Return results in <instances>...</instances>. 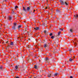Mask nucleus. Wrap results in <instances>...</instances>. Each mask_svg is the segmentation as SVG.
Listing matches in <instances>:
<instances>
[{"label": "nucleus", "mask_w": 78, "mask_h": 78, "mask_svg": "<svg viewBox=\"0 0 78 78\" xmlns=\"http://www.w3.org/2000/svg\"><path fill=\"white\" fill-rule=\"evenodd\" d=\"M58 73H56L54 74V76H57L58 75Z\"/></svg>", "instance_id": "6e6552de"}, {"label": "nucleus", "mask_w": 78, "mask_h": 78, "mask_svg": "<svg viewBox=\"0 0 78 78\" xmlns=\"http://www.w3.org/2000/svg\"><path fill=\"white\" fill-rule=\"evenodd\" d=\"M45 9H47V7H46V8H45Z\"/></svg>", "instance_id": "2f4dec72"}, {"label": "nucleus", "mask_w": 78, "mask_h": 78, "mask_svg": "<svg viewBox=\"0 0 78 78\" xmlns=\"http://www.w3.org/2000/svg\"><path fill=\"white\" fill-rule=\"evenodd\" d=\"M51 74H48V77H51Z\"/></svg>", "instance_id": "39448f33"}, {"label": "nucleus", "mask_w": 78, "mask_h": 78, "mask_svg": "<svg viewBox=\"0 0 78 78\" xmlns=\"http://www.w3.org/2000/svg\"><path fill=\"white\" fill-rule=\"evenodd\" d=\"M21 25H20L18 27V29H19V28H21Z\"/></svg>", "instance_id": "f8f14e48"}, {"label": "nucleus", "mask_w": 78, "mask_h": 78, "mask_svg": "<svg viewBox=\"0 0 78 78\" xmlns=\"http://www.w3.org/2000/svg\"><path fill=\"white\" fill-rule=\"evenodd\" d=\"M28 33V32H27V33Z\"/></svg>", "instance_id": "f704fd0d"}, {"label": "nucleus", "mask_w": 78, "mask_h": 78, "mask_svg": "<svg viewBox=\"0 0 78 78\" xmlns=\"http://www.w3.org/2000/svg\"><path fill=\"white\" fill-rule=\"evenodd\" d=\"M17 23H13L14 26L12 27V29H13V30H15V29H16V25H17Z\"/></svg>", "instance_id": "f257e3e1"}, {"label": "nucleus", "mask_w": 78, "mask_h": 78, "mask_svg": "<svg viewBox=\"0 0 78 78\" xmlns=\"http://www.w3.org/2000/svg\"><path fill=\"white\" fill-rule=\"evenodd\" d=\"M23 10H24V11H26V9L24 7H23Z\"/></svg>", "instance_id": "9d476101"}, {"label": "nucleus", "mask_w": 78, "mask_h": 78, "mask_svg": "<svg viewBox=\"0 0 78 78\" xmlns=\"http://www.w3.org/2000/svg\"><path fill=\"white\" fill-rule=\"evenodd\" d=\"M48 58H46V60H48Z\"/></svg>", "instance_id": "a878e982"}, {"label": "nucleus", "mask_w": 78, "mask_h": 78, "mask_svg": "<svg viewBox=\"0 0 78 78\" xmlns=\"http://www.w3.org/2000/svg\"><path fill=\"white\" fill-rule=\"evenodd\" d=\"M74 58H75V57L74 56Z\"/></svg>", "instance_id": "473e14b6"}, {"label": "nucleus", "mask_w": 78, "mask_h": 78, "mask_svg": "<svg viewBox=\"0 0 78 78\" xmlns=\"http://www.w3.org/2000/svg\"><path fill=\"white\" fill-rule=\"evenodd\" d=\"M70 31L71 32H72V29H70Z\"/></svg>", "instance_id": "b1692460"}, {"label": "nucleus", "mask_w": 78, "mask_h": 78, "mask_svg": "<svg viewBox=\"0 0 78 78\" xmlns=\"http://www.w3.org/2000/svg\"><path fill=\"white\" fill-rule=\"evenodd\" d=\"M72 60H73V59H72V58H70V59H69V61H72Z\"/></svg>", "instance_id": "4468645a"}, {"label": "nucleus", "mask_w": 78, "mask_h": 78, "mask_svg": "<svg viewBox=\"0 0 78 78\" xmlns=\"http://www.w3.org/2000/svg\"><path fill=\"white\" fill-rule=\"evenodd\" d=\"M60 33H61V32H59L58 33V36H59L60 34Z\"/></svg>", "instance_id": "dca6fc26"}, {"label": "nucleus", "mask_w": 78, "mask_h": 78, "mask_svg": "<svg viewBox=\"0 0 78 78\" xmlns=\"http://www.w3.org/2000/svg\"><path fill=\"white\" fill-rule=\"evenodd\" d=\"M35 11V10H34V12Z\"/></svg>", "instance_id": "c756f323"}, {"label": "nucleus", "mask_w": 78, "mask_h": 78, "mask_svg": "<svg viewBox=\"0 0 78 78\" xmlns=\"http://www.w3.org/2000/svg\"><path fill=\"white\" fill-rule=\"evenodd\" d=\"M7 42H8V41H7V42H6V43H7Z\"/></svg>", "instance_id": "72a5a7b5"}, {"label": "nucleus", "mask_w": 78, "mask_h": 78, "mask_svg": "<svg viewBox=\"0 0 78 78\" xmlns=\"http://www.w3.org/2000/svg\"><path fill=\"white\" fill-rule=\"evenodd\" d=\"M9 20H11V16H9Z\"/></svg>", "instance_id": "2eb2a0df"}, {"label": "nucleus", "mask_w": 78, "mask_h": 78, "mask_svg": "<svg viewBox=\"0 0 78 78\" xmlns=\"http://www.w3.org/2000/svg\"><path fill=\"white\" fill-rule=\"evenodd\" d=\"M34 68L36 69H37V66H36V65H35Z\"/></svg>", "instance_id": "a211bd4d"}, {"label": "nucleus", "mask_w": 78, "mask_h": 78, "mask_svg": "<svg viewBox=\"0 0 78 78\" xmlns=\"http://www.w3.org/2000/svg\"><path fill=\"white\" fill-rule=\"evenodd\" d=\"M46 32H47V31L44 30V33H46Z\"/></svg>", "instance_id": "4be33fe9"}, {"label": "nucleus", "mask_w": 78, "mask_h": 78, "mask_svg": "<svg viewBox=\"0 0 78 78\" xmlns=\"http://www.w3.org/2000/svg\"><path fill=\"white\" fill-rule=\"evenodd\" d=\"M29 9H30V8L29 7H28L27 9V11H29Z\"/></svg>", "instance_id": "0eeeda50"}, {"label": "nucleus", "mask_w": 78, "mask_h": 78, "mask_svg": "<svg viewBox=\"0 0 78 78\" xmlns=\"http://www.w3.org/2000/svg\"><path fill=\"white\" fill-rule=\"evenodd\" d=\"M34 78H36V77H34Z\"/></svg>", "instance_id": "c9c22d12"}, {"label": "nucleus", "mask_w": 78, "mask_h": 78, "mask_svg": "<svg viewBox=\"0 0 78 78\" xmlns=\"http://www.w3.org/2000/svg\"><path fill=\"white\" fill-rule=\"evenodd\" d=\"M74 43L75 45H76V43H75V42H74Z\"/></svg>", "instance_id": "393cba45"}, {"label": "nucleus", "mask_w": 78, "mask_h": 78, "mask_svg": "<svg viewBox=\"0 0 78 78\" xmlns=\"http://www.w3.org/2000/svg\"><path fill=\"white\" fill-rule=\"evenodd\" d=\"M16 78H19V77L17 76L16 77Z\"/></svg>", "instance_id": "c85d7f7f"}, {"label": "nucleus", "mask_w": 78, "mask_h": 78, "mask_svg": "<svg viewBox=\"0 0 78 78\" xmlns=\"http://www.w3.org/2000/svg\"><path fill=\"white\" fill-rule=\"evenodd\" d=\"M69 51H72V49H70L69 50Z\"/></svg>", "instance_id": "5701e85b"}, {"label": "nucleus", "mask_w": 78, "mask_h": 78, "mask_svg": "<svg viewBox=\"0 0 78 78\" xmlns=\"http://www.w3.org/2000/svg\"><path fill=\"white\" fill-rule=\"evenodd\" d=\"M51 39H53V38H54V36H52L51 37Z\"/></svg>", "instance_id": "6ab92c4d"}, {"label": "nucleus", "mask_w": 78, "mask_h": 78, "mask_svg": "<svg viewBox=\"0 0 78 78\" xmlns=\"http://www.w3.org/2000/svg\"><path fill=\"white\" fill-rule=\"evenodd\" d=\"M17 68H18V66H15V70H17Z\"/></svg>", "instance_id": "1a4fd4ad"}, {"label": "nucleus", "mask_w": 78, "mask_h": 78, "mask_svg": "<svg viewBox=\"0 0 78 78\" xmlns=\"http://www.w3.org/2000/svg\"><path fill=\"white\" fill-rule=\"evenodd\" d=\"M29 40H30V39H29Z\"/></svg>", "instance_id": "e433bc0d"}, {"label": "nucleus", "mask_w": 78, "mask_h": 78, "mask_svg": "<svg viewBox=\"0 0 78 78\" xmlns=\"http://www.w3.org/2000/svg\"><path fill=\"white\" fill-rule=\"evenodd\" d=\"M60 2L62 5H64V2L62 1H60Z\"/></svg>", "instance_id": "7ed1b4c3"}, {"label": "nucleus", "mask_w": 78, "mask_h": 78, "mask_svg": "<svg viewBox=\"0 0 78 78\" xmlns=\"http://www.w3.org/2000/svg\"><path fill=\"white\" fill-rule=\"evenodd\" d=\"M5 2H6L7 1V0H5Z\"/></svg>", "instance_id": "7c9ffc66"}, {"label": "nucleus", "mask_w": 78, "mask_h": 78, "mask_svg": "<svg viewBox=\"0 0 78 78\" xmlns=\"http://www.w3.org/2000/svg\"><path fill=\"white\" fill-rule=\"evenodd\" d=\"M34 30H37L39 29V28L38 27H37L36 28H34Z\"/></svg>", "instance_id": "20e7f679"}, {"label": "nucleus", "mask_w": 78, "mask_h": 78, "mask_svg": "<svg viewBox=\"0 0 78 78\" xmlns=\"http://www.w3.org/2000/svg\"><path fill=\"white\" fill-rule=\"evenodd\" d=\"M44 47H47V44H44Z\"/></svg>", "instance_id": "ddd939ff"}, {"label": "nucleus", "mask_w": 78, "mask_h": 78, "mask_svg": "<svg viewBox=\"0 0 78 78\" xmlns=\"http://www.w3.org/2000/svg\"><path fill=\"white\" fill-rule=\"evenodd\" d=\"M2 66H1V67H0V69H2Z\"/></svg>", "instance_id": "bb28decb"}, {"label": "nucleus", "mask_w": 78, "mask_h": 78, "mask_svg": "<svg viewBox=\"0 0 78 78\" xmlns=\"http://www.w3.org/2000/svg\"><path fill=\"white\" fill-rule=\"evenodd\" d=\"M74 16L76 19V18H78V15L77 14H76V15H74Z\"/></svg>", "instance_id": "f03ea898"}, {"label": "nucleus", "mask_w": 78, "mask_h": 78, "mask_svg": "<svg viewBox=\"0 0 78 78\" xmlns=\"http://www.w3.org/2000/svg\"><path fill=\"white\" fill-rule=\"evenodd\" d=\"M52 35H53V34H52V33H50V36H52Z\"/></svg>", "instance_id": "aec40b11"}, {"label": "nucleus", "mask_w": 78, "mask_h": 78, "mask_svg": "<svg viewBox=\"0 0 78 78\" xmlns=\"http://www.w3.org/2000/svg\"><path fill=\"white\" fill-rule=\"evenodd\" d=\"M59 30H61V31H63V30H64V29L63 28V29H61V28H60V29H59Z\"/></svg>", "instance_id": "f3484780"}, {"label": "nucleus", "mask_w": 78, "mask_h": 78, "mask_svg": "<svg viewBox=\"0 0 78 78\" xmlns=\"http://www.w3.org/2000/svg\"><path fill=\"white\" fill-rule=\"evenodd\" d=\"M65 5H68V3H67V2H65Z\"/></svg>", "instance_id": "9b49d317"}, {"label": "nucleus", "mask_w": 78, "mask_h": 78, "mask_svg": "<svg viewBox=\"0 0 78 78\" xmlns=\"http://www.w3.org/2000/svg\"><path fill=\"white\" fill-rule=\"evenodd\" d=\"M70 78H73V77L72 76H70Z\"/></svg>", "instance_id": "cd10ccee"}, {"label": "nucleus", "mask_w": 78, "mask_h": 78, "mask_svg": "<svg viewBox=\"0 0 78 78\" xmlns=\"http://www.w3.org/2000/svg\"><path fill=\"white\" fill-rule=\"evenodd\" d=\"M1 29H0V30Z\"/></svg>", "instance_id": "4c0bfd02"}, {"label": "nucleus", "mask_w": 78, "mask_h": 78, "mask_svg": "<svg viewBox=\"0 0 78 78\" xmlns=\"http://www.w3.org/2000/svg\"><path fill=\"white\" fill-rule=\"evenodd\" d=\"M10 45H14V43H13V42H11L10 43Z\"/></svg>", "instance_id": "423d86ee"}, {"label": "nucleus", "mask_w": 78, "mask_h": 78, "mask_svg": "<svg viewBox=\"0 0 78 78\" xmlns=\"http://www.w3.org/2000/svg\"><path fill=\"white\" fill-rule=\"evenodd\" d=\"M17 8H18V6H16V7H15V9H17Z\"/></svg>", "instance_id": "412c9836"}]
</instances>
